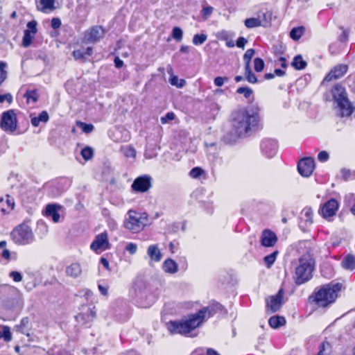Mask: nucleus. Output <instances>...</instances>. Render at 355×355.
Masks as SVG:
<instances>
[{
    "label": "nucleus",
    "instance_id": "obj_1",
    "mask_svg": "<svg viewBox=\"0 0 355 355\" xmlns=\"http://www.w3.org/2000/svg\"><path fill=\"white\" fill-rule=\"evenodd\" d=\"M259 110L257 107H241L231 114L232 130L223 136L225 144H231L242 137L256 131L260 125Z\"/></svg>",
    "mask_w": 355,
    "mask_h": 355
},
{
    "label": "nucleus",
    "instance_id": "obj_2",
    "mask_svg": "<svg viewBox=\"0 0 355 355\" xmlns=\"http://www.w3.org/2000/svg\"><path fill=\"white\" fill-rule=\"evenodd\" d=\"M223 306L214 302L202 308L196 314H193L188 319L180 321H171L167 324V328L171 334L187 335L200 324L207 318H209L223 309Z\"/></svg>",
    "mask_w": 355,
    "mask_h": 355
},
{
    "label": "nucleus",
    "instance_id": "obj_3",
    "mask_svg": "<svg viewBox=\"0 0 355 355\" xmlns=\"http://www.w3.org/2000/svg\"><path fill=\"white\" fill-rule=\"evenodd\" d=\"M315 268V261L312 255L307 252L299 259V265L296 267L293 278L297 284H302L312 277Z\"/></svg>",
    "mask_w": 355,
    "mask_h": 355
},
{
    "label": "nucleus",
    "instance_id": "obj_4",
    "mask_svg": "<svg viewBox=\"0 0 355 355\" xmlns=\"http://www.w3.org/2000/svg\"><path fill=\"white\" fill-rule=\"evenodd\" d=\"M340 288L339 284H326L315 293L314 301L319 306L325 307L336 300Z\"/></svg>",
    "mask_w": 355,
    "mask_h": 355
},
{
    "label": "nucleus",
    "instance_id": "obj_5",
    "mask_svg": "<svg viewBox=\"0 0 355 355\" xmlns=\"http://www.w3.org/2000/svg\"><path fill=\"white\" fill-rule=\"evenodd\" d=\"M331 94L337 104L339 115L342 117L350 116L353 112V107L347 99L344 87L336 85L331 89Z\"/></svg>",
    "mask_w": 355,
    "mask_h": 355
},
{
    "label": "nucleus",
    "instance_id": "obj_6",
    "mask_svg": "<svg viewBox=\"0 0 355 355\" xmlns=\"http://www.w3.org/2000/svg\"><path fill=\"white\" fill-rule=\"evenodd\" d=\"M147 216L146 214H139L135 211L129 210L124 220V227L134 232L137 233L143 230L146 224Z\"/></svg>",
    "mask_w": 355,
    "mask_h": 355
},
{
    "label": "nucleus",
    "instance_id": "obj_7",
    "mask_svg": "<svg viewBox=\"0 0 355 355\" xmlns=\"http://www.w3.org/2000/svg\"><path fill=\"white\" fill-rule=\"evenodd\" d=\"M12 237L16 243L26 244L33 241V234L28 225L23 224L13 230Z\"/></svg>",
    "mask_w": 355,
    "mask_h": 355
},
{
    "label": "nucleus",
    "instance_id": "obj_8",
    "mask_svg": "<svg viewBox=\"0 0 355 355\" xmlns=\"http://www.w3.org/2000/svg\"><path fill=\"white\" fill-rule=\"evenodd\" d=\"M0 127L3 131L9 133H12L16 130L17 119L14 110H9L2 113Z\"/></svg>",
    "mask_w": 355,
    "mask_h": 355
},
{
    "label": "nucleus",
    "instance_id": "obj_9",
    "mask_svg": "<svg viewBox=\"0 0 355 355\" xmlns=\"http://www.w3.org/2000/svg\"><path fill=\"white\" fill-rule=\"evenodd\" d=\"M284 291L280 289L275 295L269 296L266 302V311L270 313L277 312L283 304Z\"/></svg>",
    "mask_w": 355,
    "mask_h": 355
},
{
    "label": "nucleus",
    "instance_id": "obj_10",
    "mask_svg": "<svg viewBox=\"0 0 355 355\" xmlns=\"http://www.w3.org/2000/svg\"><path fill=\"white\" fill-rule=\"evenodd\" d=\"M110 244L108 240V234L106 232L98 234L96 236L94 240L91 243L90 248L94 252L98 253L110 248Z\"/></svg>",
    "mask_w": 355,
    "mask_h": 355
},
{
    "label": "nucleus",
    "instance_id": "obj_11",
    "mask_svg": "<svg viewBox=\"0 0 355 355\" xmlns=\"http://www.w3.org/2000/svg\"><path fill=\"white\" fill-rule=\"evenodd\" d=\"M105 33V31L102 26H95L85 33L84 40L89 43H96L104 37Z\"/></svg>",
    "mask_w": 355,
    "mask_h": 355
},
{
    "label": "nucleus",
    "instance_id": "obj_12",
    "mask_svg": "<svg viewBox=\"0 0 355 355\" xmlns=\"http://www.w3.org/2000/svg\"><path fill=\"white\" fill-rule=\"evenodd\" d=\"M315 162L311 157L302 159L297 164L298 172L304 177L310 176L314 169Z\"/></svg>",
    "mask_w": 355,
    "mask_h": 355
},
{
    "label": "nucleus",
    "instance_id": "obj_13",
    "mask_svg": "<svg viewBox=\"0 0 355 355\" xmlns=\"http://www.w3.org/2000/svg\"><path fill=\"white\" fill-rule=\"evenodd\" d=\"M150 187V178L147 175L136 178L132 184V189L138 192H146Z\"/></svg>",
    "mask_w": 355,
    "mask_h": 355
},
{
    "label": "nucleus",
    "instance_id": "obj_14",
    "mask_svg": "<svg viewBox=\"0 0 355 355\" xmlns=\"http://www.w3.org/2000/svg\"><path fill=\"white\" fill-rule=\"evenodd\" d=\"M277 241V236L270 230H264L261 236V243L264 247H272Z\"/></svg>",
    "mask_w": 355,
    "mask_h": 355
},
{
    "label": "nucleus",
    "instance_id": "obj_15",
    "mask_svg": "<svg viewBox=\"0 0 355 355\" xmlns=\"http://www.w3.org/2000/svg\"><path fill=\"white\" fill-rule=\"evenodd\" d=\"M347 66L346 64H339L334 67L330 72L326 76L324 81H331L335 79L341 78L346 73Z\"/></svg>",
    "mask_w": 355,
    "mask_h": 355
},
{
    "label": "nucleus",
    "instance_id": "obj_16",
    "mask_svg": "<svg viewBox=\"0 0 355 355\" xmlns=\"http://www.w3.org/2000/svg\"><path fill=\"white\" fill-rule=\"evenodd\" d=\"M338 209V202L335 199L328 200L322 207V214L323 217H331L336 214Z\"/></svg>",
    "mask_w": 355,
    "mask_h": 355
},
{
    "label": "nucleus",
    "instance_id": "obj_17",
    "mask_svg": "<svg viewBox=\"0 0 355 355\" xmlns=\"http://www.w3.org/2000/svg\"><path fill=\"white\" fill-rule=\"evenodd\" d=\"M261 150L268 157H272L277 150V142L272 139H266L261 145Z\"/></svg>",
    "mask_w": 355,
    "mask_h": 355
},
{
    "label": "nucleus",
    "instance_id": "obj_18",
    "mask_svg": "<svg viewBox=\"0 0 355 355\" xmlns=\"http://www.w3.org/2000/svg\"><path fill=\"white\" fill-rule=\"evenodd\" d=\"M65 272L67 276L78 278L82 274V267L78 263H73L66 268Z\"/></svg>",
    "mask_w": 355,
    "mask_h": 355
},
{
    "label": "nucleus",
    "instance_id": "obj_19",
    "mask_svg": "<svg viewBox=\"0 0 355 355\" xmlns=\"http://www.w3.org/2000/svg\"><path fill=\"white\" fill-rule=\"evenodd\" d=\"M59 206L56 205H48L46 207V216L51 217L53 222L58 223L60 220V216L58 212Z\"/></svg>",
    "mask_w": 355,
    "mask_h": 355
},
{
    "label": "nucleus",
    "instance_id": "obj_20",
    "mask_svg": "<svg viewBox=\"0 0 355 355\" xmlns=\"http://www.w3.org/2000/svg\"><path fill=\"white\" fill-rule=\"evenodd\" d=\"M54 3L55 0H40L37 8L43 12H49L55 9Z\"/></svg>",
    "mask_w": 355,
    "mask_h": 355
},
{
    "label": "nucleus",
    "instance_id": "obj_21",
    "mask_svg": "<svg viewBox=\"0 0 355 355\" xmlns=\"http://www.w3.org/2000/svg\"><path fill=\"white\" fill-rule=\"evenodd\" d=\"M147 254L151 261L158 262L162 259V254L157 245H151L148 248Z\"/></svg>",
    "mask_w": 355,
    "mask_h": 355
},
{
    "label": "nucleus",
    "instance_id": "obj_22",
    "mask_svg": "<svg viewBox=\"0 0 355 355\" xmlns=\"http://www.w3.org/2000/svg\"><path fill=\"white\" fill-rule=\"evenodd\" d=\"M15 202L12 198L6 196V198H0V208L1 211L6 212L8 210H12L14 207Z\"/></svg>",
    "mask_w": 355,
    "mask_h": 355
},
{
    "label": "nucleus",
    "instance_id": "obj_23",
    "mask_svg": "<svg viewBox=\"0 0 355 355\" xmlns=\"http://www.w3.org/2000/svg\"><path fill=\"white\" fill-rule=\"evenodd\" d=\"M164 272L174 274L178 271V264L171 259H168L164 261L162 266Z\"/></svg>",
    "mask_w": 355,
    "mask_h": 355
},
{
    "label": "nucleus",
    "instance_id": "obj_24",
    "mask_svg": "<svg viewBox=\"0 0 355 355\" xmlns=\"http://www.w3.org/2000/svg\"><path fill=\"white\" fill-rule=\"evenodd\" d=\"M270 326L273 329H277L286 324V319L283 316L274 315L268 320Z\"/></svg>",
    "mask_w": 355,
    "mask_h": 355
},
{
    "label": "nucleus",
    "instance_id": "obj_25",
    "mask_svg": "<svg viewBox=\"0 0 355 355\" xmlns=\"http://www.w3.org/2000/svg\"><path fill=\"white\" fill-rule=\"evenodd\" d=\"M93 53V50L92 47H87L85 50L83 49H78L74 50L72 53V55L75 60H83L85 58V56H90Z\"/></svg>",
    "mask_w": 355,
    "mask_h": 355
},
{
    "label": "nucleus",
    "instance_id": "obj_26",
    "mask_svg": "<svg viewBox=\"0 0 355 355\" xmlns=\"http://www.w3.org/2000/svg\"><path fill=\"white\" fill-rule=\"evenodd\" d=\"M343 268L346 270H353L355 269V257L353 255H347L341 262Z\"/></svg>",
    "mask_w": 355,
    "mask_h": 355
},
{
    "label": "nucleus",
    "instance_id": "obj_27",
    "mask_svg": "<svg viewBox=\"0 0 355 355\" xmlns=\"http://www.w3.org/2000/svg\"><path fill=\"white\" fill-rule=\"evenodd\" d=\"M313 211L311 208H304L301 214V219L306 223H312Z\"/></svg>",
    "mask_w": 355,
    "mask_h": 355
},
{
    "label": "nucleus",
    "instance_id": "obj_28",
    "mask_svg": "<svg viewBox=\"0 0 355 355\" xmlns=\"http://www.w3.org/2000/svg\"><path fill=\"white\" fill-rule=\"evenodd\" d=\"M292 66H293L296 69H303L306 67V62L303 60L300 55H298L294 58Z\"/></svg>",
    "mask_w": 355,
    "mask_h": 355
},
{
    "label": "nucleus",
    "instance_id": "obj_29",
    "mask_svg": "<svg viewBox=\"0 0 355 355\" xmlns=\"http://www.w3.org/2000/svg\"><path fill=\"white\" fill-rule=\"evenodd\" d=\"M245 26L248 28H252L261 26V21L259 18H248L244 21Z\"/></svg>",
    "mask_w": 355,
    "mask_h": 355
},
{
    "label": "nucleus",
    "instance_id": "obj_30",
    "mask_svg": "<svg viewBox=\"0 0 355 355\" xmlns=\"http://www.w3.org/2000/svg\"><path fill=\"white\" fill-rule=\"evenodd\" d=\"M304 28L302 26L293 28L290 32L291 37L294 40H298L303 35Z\"/></svg>",
    "mask_w": 355,
    "mask_h": 355
},
{
    "label": "nucleus",
    "instance_id": "obj_31",
    "mask_svg": "<svg viewBox=\"0 0 355 355\" xmlns=\"http://www.w3.org/2000/svg\"><path fill=\"white\" fill-rule=\"evenodd\" d=\"M24 97L27 99L28 102L30 101H32L33 103L37 102L38 100V94L37 90H27L26 92L24 94Z\"/></svg>",
    "mask_w": 355,
    "mask_h": 355
},
{
    "label": "nucleus",
    "instance_id": "obj_32",
    "mask_svg": "<svg viewBox=\"0 0 355 355\" xmlns=\"http://www.w3.org/2000/svg\"><path fill=\"white\" fill-rule=\"evenodd\" d=\"M169 81L172 85H175L178 88H182L186 83L184 79H179L178 76L173 75L171 76Z\"/></svg>",
    "mask_w": 355,
    "mask_h": 355
},
{
    "label": "nucleus",
    "instance_id": "obj_33",
    "mask_svg": "<svg viewBox=\"0 0 355 355\" xmlns=\"http://www.w3.org/2000/svg\"><path fill=\"white\" fill-rule=\"evenodd\" d=\"M35 37L34 34L30 33L28 31H24V35L23 37L22 44L24 47H28L32 42Z\"/></svg>",
    "mask_w": 355,
    "mask_h": 355
},
{
    "label": "nucleus",
    "instance_id": "obj_34",
    "mask_svg": "<svg viewBox=\"0 0 355 355\" xmlns=\"http://www.w3.org/2000/svg\"><path fill=\"white\" fill-rule=\"evenodd\" d=\"M121 151L127 157H135L136 150L131 146H127L121 148Z\"/></svg>",
    "mask_w": 355,
    "mask_h": 355
},
{
    "label": "nucleus",
    "instance_id": "obj_35",
    "mask_svg": "<svg viewBox=\"0 0 355 355\" xmlns=\"http://www.w3.org/2000/svg\"><path fill=\"white\" fill-rule=\"evenodd\" d=\"M278 252L275 251L272 254L267 255L264 257V262L268 268H270L276 260L277 254Z\"/></svg>",
    "mask_w": 355,
    "mask_h": 355
},
{
    "label": "nucleus",
    "instance_id": "obj_36",
    "mask_svg": "<svg viewBox=\"0 0 355 355\" xmlns=\"http://www.w3.org/2000/svg\"><path fill=\"white\" fill-rule=\"evenodd\" d=\"M94 155V150L92 148L87 146L81 150V155L86 161L89 160Z\"/></svg>",
    "mask_w": 355,
    "mask_h": 355
},
{
    "label": "nucleus",
    "instance_id": "obj_37",
    "mask_svg": "<svg viewBox=\"0 0 355 355\" xmlns=\"http://www.w3.org/2000/svg\"><path fill=\"white\" fill-rule=\"evenodd\" d=\"M236 92L240 94H243L245 98H250L253 93V91L252 89L247 87H241L237 89Z\"/></svg>",
    "mask_w": 355,
    "mask_h": 355
},
{
    "label": "nucleus",
    "instance_id": "obj_38",
    "mask_svg": "<svg viewBox=\"0 0 355 355\" xmlns=\"http://www.w3.org/2000/svg\"><path fill=\"white\" fill-rule=\"evenodd\" d=\"M207 35L205 34H196L193 37V43L195 45L202 44L207 40Z\"/></svg>",
    "mask_w": 355,
    "mask_h": 355
},
{
    "label": "nucleus",
    "instance_id": "obj_39",
    "mask_svg": "<svg viewBox=\"0 0 355 355\" xmlns=\"http://www.w3.org/2000/svg\"><path fill=\"white\" fill-rule=\"evenodd\" d=\"M2 329V338L6 342H9L12 340V334L10 329L7 326H1Z\"/></svg>",
    "mask_w": 355,
    "mask_h": 355
},
{
    "label": "nucleus",
    "instance_id": "obj_40",
    "mask_svg": "<svg viewBox=\"0 0 355 355\" xmlns=\"http://www.w3.org/2000/svg\"><path fill=\"white\" fill-rule=\"evenodd\" d=\"M254 68L257 72H261L264 68V62L261 58H257L254 60Z\"/></svg>",
    "mask_w": 355,
    "mask_h": 355
},
{
    "label": "nucleus",
    "instance_id": "obj_41",
    "mask_svg": "<svg viewBox=\"0 0 355 355\" xmlns=\"http://www.w3.org/2000/svg\"><path fill=\"white\" fill-rule=\"evenodd\" d=\"M183 32L182 30L179 27H174L172 31V37L180 42L182 39Z\"/></svg>",
    "mask_w": 355,
    "mask_h": 355
},
{
    "label": "nucleus",
    "instance_id": "obj_42",
    "mask_svg": "<svg viewBox=\"0 0 355 355\" xmlns=\"http://www.w3.org/2000/svg\"><path fill=\"white\" fill-rule=\"evenodd\" d=\"M37 23L35 20H32L27 24V29L25 31H28L30 33L35 34L37 31Z\"/></svg>",
    "mask_w": 355,
    "mask_h": 355
},
{
    "label": "nucleus",
    "instance_id": "obj_43",
    "mask_svg": "<svg viewBox=\"0 0 355 355\" xmlns=\"http://www.w3.org/2000/svg\"><path fill=\"white\" fill-rule=\"evenodd\" d=\"M6 67V64L5 62H0V85L6 78L7 72L5 70Z\"/></svg>",
    "mask_w": 355,
    "mask_h": 355
},
{
    "label": "nucleus",
    "instance_id": "obj_44",
    "mask_svg": "<svg viewBox=\"0 0 355 355\" xmlns=\"http://www.w3.org/2000/svg\"><path fill=\"white\" fill-rule=\"evenodd\" d=\"M78 125L85 133H89L94 129L93 125H92V124H87V123H83V122H78Z\"/></svg>",
    "mask_w": 355,
    "mask_h": 355
},
{
    "label": "nucleus",
    "instance_id": "obj_45",
    "mask_svg": "<svg viewBox=\"0 0 355 355\" xmlns=\"http://www.w3.org/2000/svg\"><path fill=\"white\" fill-rule=\"evenodd\" d=\"M203 173V170L200 167H195L189 172V175L193 178H199Z\"/></svg>",
    "mask_w": 355,
    "mask_h": 355
},
{
    "label": "nucleus",
    "instance_id": "obj_46",
    "mask_svg": "<svg viewBox=\"0 0 355 355\" xmlns=\"http://www.w3.org/2000/svg\"><path fill=\"white\" fill-rule=\"evenodd\" d=\"M255 53V51L253 49H248L243 55L244 62H251V59Z\"/></svg>",
    "mask_w": 355,
    "mask_h": 355
},
{
    "label": "nucleus",
    "instance_id": "obj_47",
    "mask_svg": "<svg viewBox=\"0 0 355 355\" xmlns=\"http://www.w3.org/2000/svg\"><path fill=\"white\" fill-rule=\"evenodd\" d=\"M229 78L227 77L218 76L215 78L214 82L216 86L221 87L226 82H228Z\"/></svg>",
    "mask_w": 355,
    "mask_h": 355
},
{
    "label": "nucleus",
    "instance_id": "obj_48",
    "mask_svg": "<svg viewBox=\"0 0 355 355\" xmlns=\"http://www.w3.org/2000/svg\"><path fill=\"white\" fill-rule=\"evenodd\" d=\"M214 8L211 6L204 7L202 10L203 17L207 19L212 13Z\"/></svg>",
    "mask_w": 355,
    "mask_h": 355
},
{
    "label": "nucleus",
    "instance_id": "obj_49",
    "mask_svg": "<svg viewBox=\"0 0 355 355\" xmlns=\"http://www.w3.org/2000/svg\"><path fill=\"white\" fill-rule=\"evenodd\" d=\"M125 249L130 254H134L137 250V246L133 243H129L126 245Z\"/></svg>",
    "mask_w": 355,
    "mask_h": 355
},
{
    "label": "nucleus",
    "instance_id": "obj_50",
    "mask_svg": "<svg viewBox=\"0 0 355 355\" xmlns=\"http://www.w3.org/2000/svg\"><path fill=\"white\" fill-rule=\"evenodd\" d=\"M248 40L243 37H240L236 40V46L242 49H245V44L248 43Z\"/></svg>",
    "mask_w": 355,
    "mask_h": 355
},
{
    "label": "nucleus",
    "instance_id": "obj_51",
    "mask_svg": "<svg viewBox=\"0 0 355 355\" xmlns=\"http://www.w3.org/2000/svg\"><path fill=\"white\" fill-rule=\"evenodd\" d=\"M10 277L13 279L15 282H19L22 280V275L17 271H12Z\"/></svg>",
    "mask_w": 355,
    "mask_h": 355
},
{
    "label": "nucleus",
    "instance_id": "obj_52",
    "mask_svg": "<svg viewBox=\"0 0 355 355\" xmlns=\"http://www.w3.org/2000/svg\"><path fill=\"white\" fill-rule=\"evenodd\" d=\"M246 80L250 83H256L257 82V77L250 71V73H245Z\"/></svg>",
    "mask_w": 355,
    "mask_h": 355
},
{
    "label": "nucleus",
    "instance_id": "obj_53",
    "mask_svg": "<svg viewBox=\"0 0 355 355\" xmlns=\"http://www.w3.org/2000/svg\"><path fill=\"white\" fill-rule=\"evenodd\" d=\"M175 114L173 112H168L164 116L161 118V122L162 123H166L168 121H171L174 119Z\"/></svg>",
    "mask_w": 355,
    "mask_h": 355
},
{
    "label": "nucleus",
    "instance_id": "obj_54",
    "mask_svg": "<svg viewBox=\"0 0 355 355\" xmlns=\"http://www.w3.org/2000/svg\"><path fill=\"white\" fill-rule=\"evenodd\" d=\"M7 101L9 103H11L12 101V96L10 94H0V103H3Z\"/></svg>",
    "mask_w": 355,
    "mask_h": 355
},
{
    "label": "nucleus",
    "instance_id": "obj_55",
    "mask_svg": "<svg viewBox=\"0 0 355 355\" xmlns=\"http://www.w3.org/2000/svg\"><path fill=\"white\" fill-rule=\"evenodd\" d=\"M318 159L320 162H326L329 159V154L326 151H321L318 155Z\"/></svg>",
    "mask_w": 355,
    "mask_h": 355
},
{
    "label": "nucleus",
    "instance_id": "obj_56",
    "mask_svg": "<svg viewBox=\"0 0 355 355\" xmlns=\"http://www.w3.org/2000/svg\"><path fill=\"white\" fill-rule=\"evenodd\" d=\"M37 118L41 122H46L49 120V114L46 111H42Z\"/></svg>",
    "mask_w": 355,
    "mask_h": 355
},
{
    "label": "nucleus",
    "instance_id": "obj_57",
    "mask_svg": "<svg viewBox=\"0 0 355 355\" xmlns=\"http://www.w3.org/2000/svg\"><path fill=\"white\" fill-rule=\"evenodd\" d=\"M61 25V21L58 18H53L51 20V27L53 29L58 28Z\"/></svg>",
    "mask_w": 355,
    "mask_h": 355
},
{
    "label": "nucleus",
    "instance_id": "obj_58",
    "mask_svg": "<svg viewBox=\"0 0 355 355\" xmlns=\"http://www.w3.org/2000/svg\"><path fill=\"white\" fill-rule=\"evenodd\" d=\"M1 255H2V257L4 258L5 259H6L7 261H8L11 259L10 252L7 249H4L3 250Z\"/></svg>",
    "mask_w": 355,
    "mask_h": 355
},
{
    "label": "nucleus",
    "instance_id": "obj_59",
    "mask_svg": "<svg viewBox=\"0 0 355 355\" xmlns=\"http://www.w3.org/2000/svg\"><path fill=\"white\" fill-rule=\"evenodd\" d=\"M98 290L101 292V293L105 296L107 295V287H105L101 284L98 286Z\"/></svg>",
    "mask_w": 355,
    "mask_h": 355
},
{
    "label": "nucleus",
    "instance_id": "obj_60",
    "mask_svg": "<svg viewBox=\"0 0 355 355\" xmlns=\"http://www.w3.org/2000/svg\"><path fill=\"white\" fill-rule=\"evenodd\" d=\"M114 64L116 68H121L123 66V62L120 58L116 57L114 59Z\"/></svg>",
    "mask_w": 355,
    "mask_h": 355
},
{
    "label": "nucleus",
    "instance_id": "obj_61",
    "mask_svg": "<svg viewBox=\"0 0 355 355\" xmlns=\"http://www.w3.org/2000/svg\"><path fill=\"white\" fill-rule=\"evenodd\" d=\"M349 33L347 31H344L340 35V41L342 42H346L348 39Z\"/></svg>",
    "mask_w": 355,
    "mask_h": 355
},
{
    "label": "nucleus",
    "instance_id": "obj_62",
    "mask_svg": "<svg viewBox=\"0 0 355 355\" xmlns=\"http://www.w3.org/2000/svg\"><path fill=\"white\" fill-rule=\"evenodd\" d=\"M285 71H283L282 69H277L275 70L274 71V74H275V76H283L285 75Z\"/></svg>",
    "mask_w": 355,
    "mask_h": 355
},
{
    "label": "nucleus",
    "instance_id": "obj_63",
    "mask_svg": "<svg viewBox=\"0 0 355 355\" xmlns=\"http://www.w3.org/2000/svg\"><path fill=\"white\" fill-rule=\"evenodd\" d=\"M101 263H102V265L107 270H109V262L108 261L105 259V258H103L102 257L101 259Z\"/></svg>",
    "mask_w": 355,
    "mask_h": 355
},
{
    "label": "nucleus",
    "instance_id": "obj_64",
    "mask_svg": "<svg viewBox=\"0 0 355 355\" xmlns=\"http://www.w3.org/2000/svg\"><path fill=\"white\" fill-rule=\"evenodd\" d=\"M40 122L37 117H34L31 119V123L35 127H37Z\"/></svg>",
    "mask_w": 355,
    "mask_h": 355
}]
</instances>
